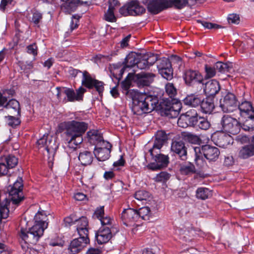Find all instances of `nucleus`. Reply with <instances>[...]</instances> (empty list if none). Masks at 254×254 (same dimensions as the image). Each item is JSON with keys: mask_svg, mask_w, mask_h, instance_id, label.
<instances>
[{"mask_svg": "<svg viewBox=\"0 0 254 254\" xmlns=\"http://www.w3.org/2000/svg\"><path fill=\"white\" fill-rule=\"evenodd\" d=\"M48 223L46 213L43 210L39 211L34 217V225L28 231L23 228H21L20 238L25 242H37L47 228Z\"/></svg>", "mask_w": 254, "mask_h": 254, "instance_id": "nucleus-1", "label": "nucleus"}, {"mask_svg": "<svg viewBox=\"0 0 254 254\" xmlns=\"http://www.w3.org/2000/svg\"><path fill=\"white\" fill-rule=\"evenodd\" d=\"M59 128L65 130V134L69 138V147L76 149L83 141L82 135L88 128V124L73 120L61 123Z\"/></svg>", "mask_w": 254, "mask_h": 254, "instance_id": "nucleus-2", "label": "nucleus"}, {"mask_svg": "<svg viewBox=\"0 0 254 254\" xmlns=\"http://www.w3.org/2000/svg\"><path fill=\"white\" fill-rule=\"evenodd\" d=\"M162 133V132H158L152 147L149 149V152L154 162L149 163L146 167L148 169L154 171L167 167L169 162L168 156L160 153V149L165 140V136H160V134Z\"/></svg>", "mask_w": 254, "mask_h": 254, "instance_id": "nucleus-3", "label": "nucleus"}, {"mask_svg": "<svg viewBox=\"0 0 254 254\" xmlns=\"http://www.w3.org/2000/svg\"><path fill=\"white\" fill-rule=\"evenodd\" d=\"M132 100L131 110L134 114L139 116L150 113L157 103L155 97L142 93H135Z\"/></svg>", "mask_w": 254, "mask_h": 254, "instance_id": "nucleus-4", "label": "nucleus"}, {"mask_svg": "<svg viewBox=\"0 0 254 254\" xmlns=\"http://www.w3.org/2000/svg\"><path fill=\"white\" fill-rule=\"evenodd\" d=\"M195 153L194 161L196 165L199 167H202L205 164L202 155L209 161H215L220 154L219 149L214 146L206 144L201 146L193 147Z\"/></svg>", "mask_w": 254, "mask_h": 254, "instance_id": "nucleus-5", "label": "nucleus"}, {"mask_svg": "<svg viewBox=\"0 0 254 254\" xmlns=\"http://www.w3.org/2000/svg\"><path fill=\"white\" fill-rule=\"evenodd\" d=\"M57 96L59 100L63 99V96L65 95L67 98L63 99L64 102H74L82 100L83 94L86 92V89L80 87L75 92L72 89L66 87H57Z\"/></svg>", "mask_w": 254, "mask_h": 254, "instance_id": "nucleus-6", "label": "nucleus"}, {"mask_svg": "<svg viewBox=\"0 0 254 254\" xmlns=\"http://www.w3.org/2000/svg\"><path fill=\"white\" fill-rule=\"evenodd\" d=\"M161 112L170 118L177 117L182 108L181 103L175 99H166L160 104Z\"/></svg>", "mask_w": 254, "mask_h": 254, "instance_id": "nucleus-7", "label": "nucleus"}, {"mask_svg": "<svg viewBox=\"0 0 254 254\" xmlns=\"http://www.w3.org/2000/svg\"><path fill=\"white\" fill-rule=\"evenodd\" d=\"M37 144L39 148L44 147L49 155V160L52 161L53 157L55 154L58 145L55 140L53 139L48 134H44L43 136L37 141Z\"/></svg>", "mask_w": 254, "mask_h": 254, "instance_id": "nucleus-8", "label": "nucleus"}, {"mask_svg": "<svg viewBox=\"0 0 254 254\" xmlns=\"http://www.w3.org/2000/svg\"><path fill=\"white\" fill-rule=\"evenodd\" d=\"M155 75L152 73L141 72L138 74L129 73L127 78L132 80L138 87L149 86L153 81Z\"/></svg>", "mask_w": 254, "mask_h": 254, "instance_id": "nucleus-9", "label": "nucleus"}, {"mask_svg": "<svg viewBox=\"0 0 254 254\" xmlns=\"http://www.w3.org/2000/svg\"><path fill=\"white\" fill-rule=\"evenodd\" d=\"M221 124L224 131L232 134H237L241 129V123L229 115L223 116Z\"/></svg>", "mask_w": 254, "mask_h": 254, "instance_id": "nucleus-10", "label": "nucleus"}, {"mask_svg": "<svg viewBox=\"0 0 254 254\" xmlns=\"http://www.w3.org/2000/svg\"><path fill=\"white\" fill-rule=\"evenodd\" d=\"M219 107L225 113L232 112L237 107V100L234 94L228 93L219 101Z\"/></svg>", "mask_w": 254, "mask_h": 254, "instance_id": "nucleus-11", "label": "nucleus"}, {"mask_svg": "<svg viewBox=\"0 0 254 254\" xmlns=\"http://www.w3.org/2000/svg\"><path fill=\"white\" fill-rule=\"evenodd\" d=\"M82 84L89 89L94 87L100 96L102 97L104 89L103 82L92 78L88 73L84 71L82 74Z\"/></svg>", "mask_w": 254, "mask_h": 254, "instance_id": "nucleus-12", "label": "nucleus"}, {"mask_svg": "<svg viewBox=\"0 0 254 254\" xmlns=\"http://www.w3.org/2000/svg\"><path fill=\"white\" fill-rule=\"evenodd\" d=\"M112 145L108 141L103 142L100 145L95 146L94 154L99 161H104L110 157Z\"/></svg>", "mask_w": 254, "mask_h": 254, "instance_id": "nucleus-13", "label": "nucleus"}, {"mask_svg": "<svg viewBox=\"0 0 254 254\" xmlns=\"http://www.w3.org/2000/svg\"><path fill=\"white\" fill-rule=\"evenodd\" d=\"M88 236H79V238L73 239L70 244L68 250L71 254H76L80 252L89 243Z\"/></svg>", "mask_w": 254, "mask_h": 254, "instance_id": "nucleus-14", "label": "nucleus"}, {"mask_svg": "<svg viewBox=\"0 0 254 254\" xmlns=\"http://www.w3.org/2000/svg\"><path fill=\"white\" fill-rule=\"evenodd\" d=\"M121 219L127 226H133L138 220L137 210L131 208L124 209L121 213Z\"/></svg>", "mask_w": 254, "mask_h": 254, "instance_id": "nucleus-15", "label": "nucleus"}, {"mask_svg": "<svg viewBox=\"0 0 254 254\" xmlns=\"http://www.w3.org/2000/svg\"><path fill=\"white\" fill-rule=\"evenodd\" d=\"M113 226V224L110 226L108 225H102L96 235V240L99 244L106 243L111 239L112 236L111 229Z\"/></svg>", "mask_w": 254, "mask_h": 254, "instance_id": "nucleus-16", "label": "nucleus"}, {"mask_svg": "<svg viewBox=\"0 0 254 254\" xmlns=\"http://www.w3.org/2000/svg\"><path fill=\"white\" fill-rule=\"evenodd\" d=\"M138 59V56L135 54L131 53L128 54L126 58L124 64H125L124 67L120 70V73L118 75L114 72L113 73L112 75L114 77L116 78L119 81L125 71V70L127 67H134L136 66L137 61Z\"/></svg>", "mask_w": 254, "mask_h": 254, "instance_id": "nucleus-17", "label": "nucleus"}, {"mask_svg": "<svg viewBox=\"0 0 254 254\" xmlns=\"http://www.w3.org/2000/svg\"><path fill=\"white\" fill-rule=\"evenodd\" d=\"M171 150L182 160L187 158V150L185 143L182 140H174L171 144Z\"/></svg>", "mask_w": 254, "mask_h": 254, "instance_id": "nucleus-18", "label": "nucleus"}, {"mask_svg": "<svg viewBox=\"0 0 254 254\" xmlns=\"http://www.w3.org/2000/svg\"><path fill=\"white\" fill-rule=\"evenodd\" d=\"M194 115H196L194 110H191L185 114L181 115L178 120V126L183 128H186L188 126H193L194 122L195 121Z\"/></svg>", "mask_w": 254, "mask_h": 254, "instance_id": "nucleus-19", "label": "nucleus"}, {"mask_svg": "<svg viewBox=\"0 0 254 254\" xmlns=\"http://www.w3.org/2000/svg\"><path fill=\"white\" fill-rule=\"evenodd\" d=\"M87 138L88 142L95 146L100 145L103 142H107L103 139L102 134L97 129L90 130L87 132Z\"/></svg>", "mask_w": 254, "mask_h": 254, "instance_id": "nucleus-20", "label": "nucleus"}, {"mask_svg": "<svg viewBox=\"0 0 254 254\" xmlns=\"http://www.w3.org/2000/svg\"><path fill=\"white\" fill-rule=\"evenodd\" d=\"M242 116H248V118L254 122V107L249 101L242 102L238 106Z\"/></svg>", "mask_w": 254, "mask_h": 254, "instance_id": "nucleus-21", "label": "nucleus"}, {"mask_svg": "<svg viewBox=\"0 0 254 254\" xmlns=\"http://www.w3.org/2000/svg\"><path fill=\"white\" fill-rule=\"evenodd\" d=\"M220 89L219 82L216 80L208 81L203 85V90L205 94L209 97L214 96Z\"/></svg>", "mask_w": 254, "mask_h": 254, "instance_id": "nucleus-22", "label": "nucleus"}, {"mask_svg": "<svg viewBox=\"0 0 254 254\" xmlns=\"http://www.w3.org/2000/svg\"><path fill=\"white\" fill-rule=\"evenodd\" d=\"M184 79L186 84L190 85L195 83H201L202 78L198 72L192 70H188L185 71Z\"/></svg>", "mask_w": 254, "mask_h": 254, "instance_id": "nucleus-23", "label": "nucleus"}, {"mask_svg": "<svg viewBox=\"0 0 254 254\" xmlns=\"http://www.w3.org/2000/svg\"><path fill=\"white\" fill-rule=\"evenodd\" d=\"M93 217L99 220L102 226H105V225L110 226L112 225L114 222V220L112 218L105 215L104 206L97 208L94 213Z\"/></svg>", "mask_w": 254, "mask_h": 254, "instance_id": "nucleus-24", "label": "nucleus"}, {"mask_svg": "<svg viewBox=\"0 0 254 254\" xmlns=\"http://www.w3.org/2000/svg\"><path fill=\"white\" fill-rule=\"evenodd\" d=\"M128 13L131 15H137L143 13L145 9L136 0L129 2L127 8Z\"/></svg>", "mask_w": 254, "mask_h": 254, "instance_id": "nucleus-25", "label": "nucleus"}, {"mask_svg": "<svg viewBox=\"0 0 254 254\" xmlns=\"http://www.w3.org/2000/svg\"><path fill=\"white\" fill-rule=\"evenodd\" d=\"M76 229L79 236L88 235V221L86 217H82L76 221Z\"/></svg>", "mask_w": 254, "mask_h": 254, "instance_id": "nucleus-26", "label": "nucleus"}, {"mask_svg": "<svg viewBox=\"0 0 254 254\" xmlns=\"http://www.w3.org/2000/svg\"><path fill=\"white\" fill-rule=\"evenodd\" d=\"M217 137L215 144L220 147L225 148L228 145L230 144L231 137L228 134L223 132H218L213 135V139L215 140Z\"/></svg>", "mask_w": 254, "mask_h": 254, "instance_id": "nucleus-27", "label": "nucleus"}, {"mask_svg": "<svg viewBox=\"0 0 254 254\" xmlns=\"http://www.w3.org/2000/svg\"><path fill=\"white\" fill-rule=\"evenodd\" d=\"M200 105L202 112L205 114H211L214 109L213 99L211 97L201 100Z\"/></svg>", "mask_w": 254, "mask_h": 254, "instance_id": "nucleus-28", "label": "nucleus"}, {"mask_svg": "<svg viewBox=\"0 0 254 254\" xmlns=\"http://www.w3.org/2000/svg\"><path fill=\"white\" fill-rule=\"evenodd\" d=\"M254 156V148L250 143L244 145L239 151L238 157L241 159H248Z\"/></svg>", "mask_w": 254, "mask_h": 254, "instance_id": "nucleus-29", "label": "nucleus"}, {"mask_svg": "<svg viewBox=\"0 0 254 254\" xmlns=\"http://www.w3.org/2000/svg\"><path fill=\"white\" fill-rule=\"evenodd\" d=\"M78 159L82 165L86 166L91 164L93 156L91 152L84 151L79 154Z\"/></svg>", "mask_w": 254, "mask_h": 254, "instance_id": "nucleus-30", "label": "nucleus"}, {"mask_svg": "<svg viewBox=\"0 0 254 254\" xmlns=\"http://www.w3.org/2000/svg\"><path fill=\"white\" fill-rule=\"evenodd\" d=\"M195 121L194 122V125L197 126L199 128L203 130H207L210 126V123L207 119L204 118L198 117L196 113L194 115Z\"/></svg>", "mask_w": 254, "mask_h": 254, "instance_id": "nucleus-31", "label": "nucleus"}, {"mask_svg": "<svg viewBox=\"0 0 254 254\" xmlns=\"http://www.w3.org/2000/svg\"><path fill=\"white\" fill-rule=\"evenodd\" d=\"M184 102L186 105L195 107L200 105L201 99L197 96L190 95L184 99Z\"/></svg>", "mask_w": 254, "mask_h": 254, "instance_id": "nucleus-32", "label": "nucleus"}, {"mask_svg": "<svg viewBox=\"0 0 254 254\" xmlns=\"http://www.w3.org/2000/svg\"><path fill=\"white\" fill-rule=\"evenodd\" d=\"M89 5V3L87 1H83L80 0H72L68 3V6L71 11H73L78 6H84L86 9H87Z\"/></svg>", "mask_w": 254, "mask_h": 254, "instance_id": "nucleus-33", "label": "nucleus"}, {"mask_svg": "<svg viewBox=\"0 0 254 254\" xmlns=\"http://www.w3.org/2000/svg\"><path fill=\"white\" fill-rule=\"evenodd\" d=\"M211 195L210 190L206 188L201 187L197 189L196 191V196L197 198L202 200L206 199Z\"/></svg>", "mask_w": 254, "mask_h": 254, "instance_id": "nucleus-34", "label": "nucleus"}, {"mask_svg": "<svg viewBox=\"0 0 254 254\" xmlns=\"http://www.w3.org/2000/svg\"><path fill=\"white\" fill-rule=\"evenodd\" d=\"M137 213L138 219L141 218L144 220H148L151 215L150 208L147 206L139 208L138 210H137Z\"/></svg>", "mask_w": 254, "mask_h": 254, "instance_id": "nucleus-35", "label": "nucleus"}, {"mask_svg": "<svg viewBox=\"0 0 254 254\" xmlns=\"http://www.w3.org/2000/svg\"><path fill=\"white\" fill-rule=\"evenodd\" d=\"M15 94V91L12 89H4L2 92L0 91V104L4 101H8Z\"/></svg>", "mask_w": 254, "mask_h": 254, "instance_id": "nucleus-36", "label": "nucleus"}, {"mask_svg": "<svg viewBox=\"0 0 254 254\" xmlns=\"http://www.w3.org/2000/svg\"><path fill=\"white\" fill-rule=\"evenodd\" d=\"M180 171L182 174L188 175L194 173L195 172V167L192 163L186 162L181 166Z\"/></svg>", "mask_w": 254, "mask_h": 254, "instance_id": "nucleus-37", "label": "nucleus"}, {"mask_svg": "<svg viewBox=\"0 0 254 254\" xmlns=\"http://www.w3.org/2000/svg\"><path fill=\"white\" fill-rule=\"evenodd\" d=\"M214 65L216 69L218 70L220 72L229 71L232 67L231 63H224L221 62H217Z\"/></svg>", "mask_w": 254, "mask_h": 254, "instance_id": "nucleus-38", "label": "nucleus"}, {"mask_svg": "<svg viewBox=\"0 0 254 254\" xmlns=\"http://www.w3.org/2000/svg\"><path fill=\"white\" fill-rule=\"evenodd\" d=\"M114 9L113 4L110 2L108 9L105 14V19L106 21L112 22L116 21V18L114 14Z\"/></svg>", "mask_w": 254, "mask_h": 254, "instance_id": "nucleus-39", "label": "nucleus"}, {"mask_svg": "<svg viewBox=\"0 0 254 254\" xmlns=\"http://www.w3.org/2000/svg\"><path fill=\"white\" fill-rule=\"evenodd\" d=\"M158 71L162 76L167 80H171L173 77V69L172 65L170 66V67H168L166 68H164Z\"/></svg>", "mask_w": 254, "mask_h": 254, "instance_id": "nucleus-40", "label": "nucleus"}, {"mask_svg": "<svg viewBox=\"0 0 254 254\" xmlns=\"http://www.w3.org/2000/svg\"><path fill=\"white\" fill-rule=\"evenodd\" d=\"M185 138L191 144H199L200 142V139L197 135L190 133H186L185 135Z\"/></svg>", "mask_w": 254, "mask_h": 254, "instance_id": "nucleus-41", "label": "nucleus"}, {"mask_svg": "<svg viewBox=\"0 0 254 254\" xmlns=\"http://www.w3.org/2000/svg\"><path fill=\"white\" fill-rule=\"evenodd\" d=\"M216 70L215 65L211 66L206 64L205 65V78L208 79L214 77L216 75Z\"/></svg>", "mask_w": 254, "mask_h": 254, "instance_id": "nucleus-42", "label": "nucleus"}, {"mask_svg": "<svg viewBox=\"0 0 254 254\" xmlns=\"http://www.w3.org/2000/svg\"><path fill=\"white\" fill-rule=\"evenodd\" d=\"M170 177V175L166 172H161L158 174L154 180L157 182H166Z\"/></svg>", "mask_w": 254, "mask_h": 254, "instance_id": "nucleus-43", "label": "nucleus"}, {"mask_svg": "<svg viewBox=\"0 0 254 254\" xmlns=\"http://www.w3.org/2000/svg\"><path fill=\"white\" fill-rule=\"evenodd\" d=\"M170 66H171V64L169 60L166 58H163L159 61L157 68L159 71L168 67H170Z\"/></svg>", "mask_w": 254, "mask_h": 254, "instance_id": "nucleus-44", "label": "nucleus"}, {"mask_svg": "<svg viewBox=\"0 0 254 254\" xmlns=\"http://www.w3.org/2000/svg\"><path fill=\"white\" fill-rule=\"evenodd\" d=\"M136 66L140 69L149 67L147 64L146 56H144L141 57H138Z\"/></svg>", "mask_w": 254, "mask_h": 254, "instance_id": "nucleus-45", "label": "nucleus"}, {"mask_svg": "<svg viewBox=\"0 0 254 254\" xmlns=\"http://www.w3.org/2000/svg\"><path fill=\"white\" fill-rule=\"evenodd\" d=\"M149 193L144 190H140L136 191L134 195V198L138 200H146L149 197Z\"/></svg>", "mask_w": 254, "mask_h": 254, "instance_id": "nucleus-46", "label": "nucleus"}, {"mask_svg": "<svg viewBox=\"0 0 254 254\" xmlns=\"http://www.w3.org/2000/svg\"><path fill=\"white\" fill-rule=\"evenodd\" d=\"M5 117L7 118V124L12 127H15L20 123L19 119L18 117H15L13 116H8L7 117L5 116Z\"/></svg>", "mask_w": 254, "mask_h": 254, "instance_id": "nucleus-47", "label": "nucleus"}, {"mask_svg": "<svg viewBox=\"0 0 254 254\" xmlns=\"http://www.w3.org/2000/svg\"><path fill=\"white\" fill-rule=\"evenodd\" d=\"M165 89L166 93L172 99L176 94V89L172 83H168L166 85Z\"/></svg>", "mask_w": 254, "mask_h": 254, "instance_id": "nucleus-48", "label": "nucleus"}, {"mask_svg": "<svg viewBox=\"0 0 254 254\" xmlns=\"http://www.w3.org/2000/svg\"><path fill=\"white\" fill-rule=\"evenodd\" d=\"M253 121L251 119L246 120V121L243 124H241V128H242L245 131H252L254 130V124H251L250 122Z\"/></svg>", "mask_w": 254, "mask_h": 254, "instance_id": "nucleus-49", "label": "nucleus"}, {"mask_svg": "<svg viewBox=\"0 0 254 254\" xmlns=\"http://www.w3.org/2000/svg\"><path fill=\"white\" fill-rule=\"evenodd\" d=\"M7 166L8 168H12L14 167L18 163V159L14 156L9 155L6 159Z\"/></svg>", "mask_w": 254, "mask_h": 254, "instance_id": "nucleus-50", "label": "nucleus"}, {"mask_svg": "<svg viewBox=\"0 0 254 254\" xmlns=\"http://www.w3.org/2000/svg\"><path fill=\"white\" fill-rule=\"evenodd\" d=\"M42 18V13L37 10H34L32 13L31 21L36 25H38Z\"/></svg>", "mask_w": 254, "mask_h": 254, "instance_id": "nucleus-51", "label": "nucleus"}, {"mask_svg": "<svg viewBox=\"0 0 254 254\" xmlns=\"http://www.w3.org/2000/svg\"><path fill=\"white\" fill-rule=\"evenodd\" d=\"M198 22L200 23L202 26H203L205 29H218L221 26L218 24L209 22L206 21L198 20Z\"/></svg>", "mask_w": 254, "mask_h": 254, "instance_id": "nucleus-52", "label": "nucleus"}, {"mask_svg": "<svg viewBox=\"0 0 254 254\" xmlns=\"http://www.w3.org/2000/svg\"><path fill=\"white\" fill-rule=\"evenodd\" d=\"M227 20L229 23L235 24H239L240 21L239 15L236 13L229 14L227 17Z\"/></svg>", "mask_w": 254, "mask_h": 254, "instance_id": "nucleus-53", "label": "nucleus"}, {"mask_svg": "<svg viewBox=\"0 0 254 254\" xmlns=\"http://www.w3.org/2000/svg\"><path fill=\"white\" fill-rule=\"evenodd\" d=\"M80 18V16L78 15H74L72 17L70 22V28L71 31L76 28L78 25V20Z\"/></svg>", "mask_w": 254, "mask_h": 254, "instance_id": "nucleus-54", "label": "nucleus"}, {"mask_svg": "<svg viewBox=\"0 0 254 254\" xmlns=\"http://www.w3.org/2000/svg\"><path fill=\"white\" fill-rule=\"evenodd\" d=\"M27 53L35 56L37 55V46L35 43L29 45L26 47Z\"/></svg>", "mask_w": 254, "mask_h": 254, "instance_id": "nucleus-55", "label": "nucleus"}, {"mask_svg": "<svg viewBox=\"0 0 254 254\" xmlns=\"http://www.w3.org/2000/svg\"><path fill=\"white\" fill-rule=\"evenodd\" d=\"M77 220L74 215H71L69 216L65 217L64 219V222L66 226H70L75 224Z\"/></svg>", "mask_w": 254, "mask_h": 254, "instance_id": "nucleus-56", "label": "nucleus"}, {"mask_svg": "<svg viewBox=\"0 0 254 254\" xmlns=\"http://www.w3.org/2000/svg\"><path fill=\"white\" fill-rule=\"evenodd\" d=\"M146 59L147 61V64L150 67L152 65H153L157 60V57L156 55L154 54H150L149 56L146 57Z\"/></svg>", "mask_w": 254, "mask_h": 254, "instance_id": "nucleus-57", "label": "nucleus"}, {"mask_svg": "<svg viewBox=\"0 0 254 254\" xmlns=\"http://www.w3.org/2000/svg\"><path fill=\"white\" fill-rule=\"evenodd\" d=\"M8 166L4 163H0V175H6L8 172Z\"/></svg>", "mask_w": 254, "mask_h": 254, "instance_id": "nucleus-58", "label": "nucleus"}, {"mask_svg": "<svg viewBox=\"0 0 254 254\" xmlns=\"http://www.w3.org/2000/svg\"><path fill=\"white\" fill-rule=\"evenodd\" d=\"M101 251L98 248H90L86 252V254H101Z\"/></svg>", "mask_w": 254, "mask_h": 254, "instance_id": "nucleus-59", "label": "nucleus"}, {"mask_svg": "<svg viewBox=\"0 0 254 254\" xmlns=\"http://www.w3.org/2000/svg\"><path fill=\"white\" fill-rule=\"evenodd\" d=\"M74 197L75 200L78 201H82L86 198V195L82 192H77L75 193Z\"/></svg>", "mask_w": 254, "mask_h": 254, "instance_id": "nucleus-60", "label": "nucleus"}, {"mask_svg": "<svg viewBox=\"0 0 254 254\" xmlns=\"http://www.w3.org/2000/svg\"><path fill=\"white\" fill-rule=\"evenodd\" d=\"M115 176L114 173L112 171H106L104 174V178L107 180H111L114 178Z\"/></svg>", "mask_w": 254, "mask_h": 254, "instance_id": "nucleus-61", "label": "nucleus"}, {"mask_svg": "<svg viewBox=\"0 0 254 254\" xmlns=\"http://www.w3.org/2000/svg\"><path fill=\"white\" fill-rule=\"evenodd\" d=\"M124 164L125 160H124L123 156H121L120 159L113 163V166L114 167H120L123 166Z\"/></svg>", "mask_w": 254, "mask_h": 254, "instance_id": "nucleus-62", "label": "nucleus"}, {"mask_svg": "<svg viewBox=\"0 0 254 254\" xmlns=\"http://www.w3.org/2000/svg\"><path fill=\"white\" fill-rule=\"evenodd\" d=\"M234 163V159L232 156H227L225 158L224 164L226 166H230Z\"/></svg>", "mask_w": 254, "mask_h": 254, "instance_id": "nucleus-63", "label": "nucleus"}, {"mask_svg": "<svg viewBox=\"0 0 254 254\" xmlns=\"http://www.w3.org/2000/svg\"><path fill=\"white\" fill-rule=\"evenodd\" d=\"M54 62V60L53 58H49L44 63V66L49 69L53 65Z\"/></svg>", "mask_w": 254, "mask_h": 254, "instance_id": "nucleus-64", "label": "nucleus"}]
</instances>
